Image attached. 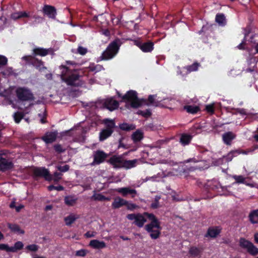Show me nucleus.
Masks as SVG:
<instances>
[{"label": "nucleus", "mask_w": 258, "mask_h": 258, "mask_svg": "<svg viewBox=\"0 0 258 258\" xmlns=\"http://www.w3.org/2000/svg\"><path fill=\"white\" fill-rule=\"evenodd\" d=\"M24 244L21 241H17L15 243L14 246H11L12 252H15L17 250L22 249L23 248Z\"/></svg>", "instance_id": "40"}, {"label": "nucleus", "mask_w": 258, "mask_h": 258, "mask_svg": "<svg viewBox=\"0 0 258 258\" xmlns=\"http://www.w3.org/2000/svg\"><path fill=\"white\" fill-rule=\"evenodd\" d=\"M138 114L144 117H148L151 115L152 113L149 109H146V110H138Z\"/></svg>", "instance_id": "48"}, {"label": "nucleus", "mask_w": 258, "mask_h": 258, "mask_svg": "<svg viewBox=\"0 0 258 258\" xmlns=\"http://www.w3.org/2000/svg\"><path fill=\"white\" fill-rule=\"evenodd\" d=\"M16 95L19 101H28L34 99V95L31 91L26 87H18L16 91Z\"/></svg>", "instance_id": "6"}, {"label": "nucleus", "mask_w": 258, "mask_h": 258, "mask_svg": "<svg viewBox=\"0 0 258 258\" xmlns=\"http://www.w3.org/2000/svg\"><path fill=\"white\" fill-rule=\"evenodd\" d=\"M24 116V114L22 112H17L15 113L14 114L15 121L17 123H19Z\"/></svg>", "instance_id": "44"}, {"label": "nucleus", "mask_w": 258, "mask_h": 258, "mask_svg": "<svg viewBox=\"0 0 258 258\" xmlns=\"http://www.w3.org/2000/svg\"><path fill=\"white\" fill-rule=\"evenodd\" d=\"M120 45V39H115L108 45L98 59L100 60H107L113 58L118 53Z\"/></svg>", "instance_id": "4"}, {"label": "nucleus", "mask_w": 258, "mask_h": 258, "mask_svg": "<svg viewBox=\"0 0 258 258\" xmlns=\"http://www.w3.org/2000/svg\"><path fill=\"white\" fill-rule=\"evenodd\" d=\"M137 96V93L136 91L134 90H130L127 91L125 94L122 96V100L125 102H130L132 100L136 99Z\"/></svg>", "instance_id": "25"}, {"label": "nucleus", "mask_w": 258, "mask_h": 258, "mask_svg": "<svg viewBox=\"0 0 258 258\" xmlns=\"http://www.w3.org/2000/svg\"><path fill=\"white\" fill-rule=\"evenodd\" d=\"M222 228L220 226H210L207 229L204 237L206 238H216L221 232Z\"/></svg>", "instance_id": "16"}, {"label": "nucleus", "mask_w": 258, "mask_h": 258, "mask_svg": "<svg viewBox=\"0 0 258 258\" xmlns=\"http://www.w3.org/2000/svg\"><path fill=\"white\" fill-rule=\"evenodd\" d=\"M89 245L94 249H103L106 247V244L103 241H99L97 239H93L90 241Z\"/></svg>", "instance_id": "21"}, {"label": "nucleus", "mask_w": 258, "mask_h": 258, "mask_svg": "<svg viewBox=\"0 0 258 258\" xmlns=\"http://www.w3.org/2000/svg\"><path fill=\"white\" fill-rule=\"evenodd\" d=\"M160 198L156 196L155 198V201L151 205V207L153 209H157L159 207V200Z\"/></svg>", "instance_id": "54"}, {"label": "nucleus", "mask_w": 258, "mask_h": 258, "mask_svg": "<svg viewBox=\"0 0 258 258\" xmlns=\"http://www.w3.org/2000/svg\"><path fill=\"white\" fill-rule=\"evenodd\" d=\"M65 204L69 206H73L77 201V199H75L72 197L67 196L64 199Z\"/></svg>", "instance_id": "39"}, {"label": "nucleus", "mask_w": 258, "mask_h": 258, "mask_svg": "<svg viewBox=\"0 0 258 258\" xmlns=\"http://www.w3.org/2000/svg\"><path fill=\"white\" fill-rule=\"evenodd\" d=\"M200 66L201 64L200 63L195 62L192 64L186 66L185 68L189 72H194L197 71Z\"/></svg>", "instance_id": "38"}, {"label": "nucleus", "mask_w": 258, "mask_h": 258, "mask_svg": "<svg viewBox=\"0 0 258 258\" xmlns=\"http://www.w3.org/2000/svg\"><path fill=\"white\" fill-rule=\"evenodd\" d=\"M14 167V164L9 159L0 156V171L5 172L9 171Z\"/></svg>", "instance_id": "12"}, {"label": "nucleus", "mask_w": 258, "mask_h": 258, "mask_svg": "<svg viewBox=\"0 0 258 258\" xmlns=\"http://www.w3.org/2000/svg\"><path fill=\"white\" fill-rule=\"evenodd\" d=\"M123 140V138H121L119 140V145H118V148L122 147L123 148H125V145L122 143V141Z\"/></svg>", "instance_id": "63"}, {"label": "nucleus", "mask_w": 258, "mask_h": 258, "mask_svg": "<svg viewBox=\"0 0 258 258\" xmlns=\"http://www.w3.org/2000/svg\"><path fill=\"white\" fill-rule=\"evenodd\" d=\"M125 206H126L127 209L128 210H132V211L136 209L138 207L135 204L129 203L128 202H127V204L126 205H125Z\"/></svg>", "instance_id": "58"}, {"label": "nucleus", "mask_w": 258, "mask_h": 258, "mask_svg": "<svg viewBox=\"0 0 258 258\" xmlns=\"http://www.w3.org/2000/svg\"><path fill=\"white\" fill-rule=\"evenodd\" d=\"M252 243L250 241L245 239L244 238H240L239 239V246L247 249Z\"/></svg>", "instance_id": "36"}, {"label": "nucleus", "mask_w": 258, "mask_h": 258, "mask_svg": "<svg viewBox=\"0 0 258 258\" xmlns=\"http://www.w3.org/2000/svg\"><path fill=\"white\" fill-rule=\"evenodd\" d=\"M0 250H5L7 252H12L11 247H10L7 244H0Z\"/></svg>", "instance_id": "53"}, {"label": "nucleus", "mask_w": 258, "mask_h": 258, "mask_svg": "<svg viewBox=\"0 0 258 258\" xmlns=\"http://www.w3.org/2000/svg\"><path fill=\"white\" fill-rule=\"evenodd\" d=\"M144 215L146 216L151 222L145 225V229L147 232L150 233V236L152 239L158 238L161 235L162 228L160 222L156 217L152 213L144 212Z\"/></svg>", "instance_id": "3"}, {"label": "nucleus", "mask_w": 258, "mask_h": 258, "mask_svg": "<svg viewBox=\"0 0 258 258\" xmlns=\"http://www.w3.org/2000/svg\"><path fill=\"white\" fill-rule=\"evenodd\" d=\"M76 220V218L73 215H70L69 216L64 218V220L65 221L66 224L67 226L71 225L72 223H73Z\"/></svg>", "instance_id": "42"}, {"label": "nucleus", "mask_w": 258, "mask_h": 258, "mask_svg": "<svg viewBox=\"0 0 258 258\" xmlns=\"http://www.w3.org/2000/svg\"><path fill=\"white\" fill-rule=\"evenodd\" d=\"M137 160H124L123 159L122 167L126 169H130L136 166Z\"/></svg>", "instance_id": "34"}, {"label": "nucleus", "mask_w": 258, "mask_h": 258, "mask_svg": "<svg viewBox=\"0 0 258 258\" xmlns=\"http://www.w3.org/2000/svg\"><path fill=\"white\" fill-rule=\"evenodd\" d=\"M248 218L249 221L252 224H258V209L251 211Z\"/></svg>", "instance_id": "31"}, {"label": "nucleus", "mask_w": 258, "mask_h": 258, "mask_svg": "<svg viewBox=\"0 0 258 258\" xmlns=\"http://www.w3.org/2000/svg\"><path fill=\"white\" fill-rule=\"evenodd\" d=\"M7 226L9 228V229H10V230L13 232L22 234H23L25 233L24 230L21 229L19 225L17 224L8 223L7 224Z\"/></svg>", "instance_id": "29"}, {"label": "nucleus", "mask_w": 258, "mask_h": 258, "mask_svg": "<svg viewBox=\"0 0 258 258\" xmlns=\"http://www.w3.org/2000/svg\"><path fill=\"white\" fill-rule=\"evenodd\" d=\"M202 252V249L196 246H191L188 251L189 255L194 257L201 256Z\"/></svg>", "instance_id": "30"}, {"label": "nucleus", "mask_w": 258, "mask_h": 258, "mask_svg": "<svg viewBox=\"0 0 258 258\" xmlns=\"http://www.w3.org/2000/svg\"><path fill=\"white\" fill-rule=\"evenodd\" d=\"M193 138L192 135L188 134H181L179 139V143L183 146H185L188 145Z\"/></svg>", "instance_id": "22"}, {"label": "nucleus", "mask_w": 258, "mask_h": 258, "mask_svg": "<svg viewBox=\"0 0 258 258\" xmlns=\"http://www.w3.org/2000/svg\"><path fill=\"white\" fill-rule=\"evenodd\" d=\"M184 110H186L188 113L195 114L200 110V107L198 106L185 105L183 107Z\"/></svg>", "instance_id": "33"}, {"label": "nucleus", "mask_w": 258, "mask_h": 258, "mask_svg": "<svg viewBox=\"0 0 258 258\" xmlns=\"http://www.w3.org/2000/svg\"><path fill=\"white\" fill-rule=\"evenodd\" d=\"M237 153V151H232L230 152L227 155V160L228 161L232 160L233 156H234L235 154H236Z\"/></svg>", "instance_id": "59"}, {"label": "nucleus", "mask_w": 258, "mask_h": 258, "mask_svg": "<svg viewBox=\"0 0 258 258\" xmlns=\"http://www.w3.org/2000/svg\"><path fill=\"white\" fill-rule=\"evenodd\" d=\"M61 79L67 85L72 87H81L84 84L81 80V76L76 70H71L68 67L61 65Z\"/></svg>", "instance_id": "2"}, {"label": "nucleus", "mask_w": 258, "mask_h": 258, "mask_svg": "<svg viewBox=\"0 0 258 258\" xmlns=\"http://www.w3.org/2000/svg\"><path fill=\"white\" fill-rule=\"evenodd\" d=\"M57 168V169L60 171L59 172H65L69 170L70 166L66 164L64 166H58Z\"/></svg>", "instance_id": "55"}, {"label": "nucleus", "mask_w": 258, "mask_h": 258, "mask_svg": "<svg viewBox=\"0 0 258 258\" xmlns=\"http://www.w3.org/2000/svg\"><path fill=\"white\" fill-rule=\"evenodd\" d=\"M237 112L242 115H247V113L246 111V110L244 108L237 109Z\"/></svg>", "instance_id": "62"}, {"label": "nucleus", "mask_w": 258, "mask_h": 258, "mask_svg": "<svg viewBox=\"0 0 258 258\" xmlns=\"http://www.w3.org/2000/svg\"><path fill=\"white\" fill-rule=\"evenodd\" d=\"M47 189L49 191H52L53 190H56L57 191H62L64 190V187L62 185L54 186V185H50L47 187Z\"/></svg>", "instance_id": "47"}, {"label": "nucleus", "mask_w": 258, "mask_h": 258, "mask_svg": "<svg viewBox=\"0 0 258 258\" xmlns=\"http://www.w3.org/2000/svg\"><path fill=\"white\" fill-rule=\"evenodd\" d=\"M58 135L57 131L47 132L41 137V139L46 144L52 143L55 142Z\"/></svg>", "instance_id": "13"}, {"label": "nucleus", "mask_w": 258, "mask_h": 258, "mask_svg": "<svg viewBox=\"0 0 258 258\" xmlns=\"http://www.w3.org/2000/svg\"><path fill=\"white\" fill-rule=\"evenodd\" d=\"M53 50L51 48L48 49L42 47H36L32 50V56H45L49 54H53Z\"/></svg>", "instance_id": "14"}, {"label": "nucleus", "mask_w": 258, "mask_h": 258, "mask_svg": "<svg viewBox=\"0 0 258 258\" xmlns=\"http://www.w3.org/2000/svg\"><path fill=\"white\" fill-rule=\"evenodd\" d=\"M236 138V135L232 132L225 133L222 135L223 141L227 145H230L231 142Z\"/></svg>", "instance_id": "23"}, {"label": "nucleus", "mask_w": 258, "mask_h": 258, "mask_svg": "<svg viewBox=\"0 0 258 258\" xmlns=\"http://www.w3.org/2000/svg\"><path fill=\"white\" fill-rule=\"evenodd\" d=\"M105 127L99 133V140L103 141L110 137L116 127L114 119L105 118L103 120Z\"/></svg>", "instance_id": "5"}, {"label": "nucleus", "mask_w": 258, "mask_h": 258, "mask_svg": "<svg viewBox=\"0 0 258 258\" xmlns=\"http://www.w3.org/2000/svg\"><path fill=\"white\" fill-rule=\"evenodd\" d=\"M115 190L118 193L121 194L123 197L126 196L127 195H136L137 191L134 189H131L129 187L118 188Z\"/></svg>", "instance_id": "26"}, {"label": "nucleus", "mask_w": 258, "mask_h": 258, "mask_svg": "<svg viewBox=\"0 0 258 258\" xmlns=\"http://www.w3.org/2000/svg\"><path fill=\"white\" fill-rule=\"evenodd\" d=\"M157 98V95H150L148 98V101L150 104L153 105L157 107H164V106L162 103V99H159V98Z\"/></svg>", "instance_id": "20"}, {"label": "nucleus", "mask_w": 258, "mask_h": 258, "mask_svg": "<svg viewBox=\"0 0 258 258\" xmlns=\"http://www.w3.org/2000/svg\"><path fill=\"white\" fill-rule=\"evenodd\" d=\"M127 204V201L120 198L116 197L114 199V201L112 203V208L116 209H118Z\"/></svg>", "instance_id": "24"}, {"label": "nucleus", "mask_w": 258, "mask_h": 258, "mask_svg": "<svg viewBox=\"0 0 258 258\" xmlns=\"http://www.w3.org/2000/svg\"><path fill=\"white\" fill-rule=\"evenodd\" d=\"M256 132L257 134L253 136V138L256 142H258V127L256 129Z\"/></svg>", "instance_id": "64"}, {"label": "nucleus", "mask_w": 258, "mask_h": 258, "mask_svg": "<svg viewBox=\"0 0 258 258\" xmlns=\"http://www.w3.org/2000/svg\"><path fill=\"white\" fill-rule=\"evenodd\" d=\"M32 174L34 178L37 177H42L46 181L50 182V173L48 169L44 167H34L32 169Z\"/></svg>", "instance_id": "8"}, {"label": "nucleus", "mask_w": 258, "mask_h": 258, "mask_svg": "<svg viewBox=\"0 0 258 258\" xmlns=\"http://www.w3.org/2000/svg\"><path fill=\"white\" fill-rule=\"evenodd\" d=\"M53 148L55 152L58 154H60L66 151V149L63 148L62 146L59 144H55L53 146Z\"/></svg>", "instance_id": "46"}, {"label": "nucleus", "mask_w": 258, "mask_h": 258, "mask_svg": "<svg viewBox=\"0 0 258 258\" xmlns=\"http://www.w3.org/2000/svg\"><path fill=\"white\" fill-rule=\"evenodd\" d=\"M247 251L249 254L253 256L258 254V248L255 247L253 243L250 245Z\"/></svg>", "instance_id": "41"}, {"label": "nucleus", "mask_w": 258, "mask_h": 258, "mask_svg": "<svg viewBox=\"0 0 258 258\" xmlns=\"http://www.w3.org/2000/svg\"><path fill=\"white\" fill-rule=\"evenodd\" d=\"M87 52V48L82 46H79L77 48V52L82 55L86 54Z\"/></svg>", "instance_id": "51"}, {"label": "nucleus", "mask_w": 258, "mask_h": 258, "mask_svg": "<svg viewBox=\"0 0 258 258\" xmlns=\"http://www.w3.org/2000/svg\"><path fill=\"white\" fill-rule=\"evenodd\" d=\"M92 198L94 199V200L98 201H105L109 200L108 198H106L105 196L101 194H94Z\"/></svg>", "instance_id": "43"}, {"label": "nucleus", "mask_w": 258, "mask_h": 258, "mask_svg": "<svg viewBox=\"0 0 258 258\" xmlns=\"http://www.w3.org/2000/svg\"><path fill=\"white\" fill-rule=\"evenodd\" d=\"M123 159L121 156L113 155L110 158L108 162L114 168H122Z\"/></svg>", "instance_id": "18"}, {"label": "nucleus", "mask_w": 258, "mask_h": 258, "mask_svg": "<svg viewBox=\"0 0 258 258\" xmlns=\"http://www.w3.org/2000/svg\"><path fill=\"white\" fill-rule=\"evenodd\" d=\"M215 21L222 26H225L226 24V18L223 13H218L216 15Z\"/></svg>", "instance_id": "32"}, {"label": "nucleus", "mask_w": 258, "mask_h": 258, "mask_svg": "<svg viewBox=\"0 0 258 258\" xmlns=\"http://www.w3.org/2000/svg\"><path fill=\"white\" fill-rule=\"evenodd\" d=\"M88 251L84 249H81L77 250L76 252V255L78 256H85Z\"/></svg>", "instance_id": "56"}, {"label": "nucleus", "mask_w": 258, "mask_h": 258, "mask_svg": "<svg viewBox=\"0 0 258 258\" xmlns=\"http://www.w3.org/2000/svg\"><path fill=\"white\" fill-rule=\"evenodd\" d=\"M119 127L122 131H130L135 128V127L133 124H129L127 123H120L119 125Z\"/></svg>", "instance_id": "37"}, {"label": "nucleus", "mask_w": 258, "mask_h": 258, "mask_svg": "<svg viewBox=\"0 0 258 258\" xmlns=\"http://www.w3.org/2000/svg\"><path fill=\"white\" fill-rule=\"evenodd\" d=\"M245 44L246 43L245 42V38H244L243 40L237 46V48L240 50H244Z\"/></svg>", "instance_id": "60"}, {"label": "nucleus", "mask_w": 258, "mask_h": 258, "mask_svg": "<svg viewBox=\"0 0 258 258\" xmlns=\"http://www.w3.org/2000/svg\"><path fill=\"white\" fill-rule=\"evenodd\" d=\"M103 106L104 108L112 111L118 108L119 103L117 101L114 100L112 98H107L104 100Z\"/></svg>", "instance_id": "15"}, {"label": "nucleus", "mask_w": 258, "mask_h": 258, "mask_svg": "<svg viewBox=\"0 0 258 258\" xmlns=\"http://www.w3.org/2000/svg\"><path fill=\"white\" fill-rule=\"evenodd\" d=\"M206 110L211 114H214L215 112L214 104H208L206 106Z\"/></svg>", "instance_id": "50"}, {"label": "nucleus", "mask_w": 258, "mask_h": 258, "mask_svg": "<svg viewBox=\"0 0 258 258\" xmlns=\"http://www.w3.org/2000/svg\"><path fill=\"white\" fill-rule=\"evenodd\" d=\"M107 155L104 152L101 150H97L94 153L93 161L91 163L92 165H99L103 162L107 158Z\"/></svg>", "instance_id": "11"}, {"label": "nucleus", "mask_w": 258, "mask_h": 258, "mask_svg": "<svg viewBox=\"0 0 258 258\" xmlns=\"http://www.w3.org/2000/svg\"><path fill=\"white\" fill-rule=\"evenodd\" d=\"M22 59L26 62L27 64L33 66L40 72L47 69V68L44 66V62L42 60L31 55L24 56Z\"/></svg>", "instance_id": "7"}, {"label": "nucleus", "mask_w": 258, "mask_h": 258, "mask_svg": "<svg viewBox=\"0 0 258 258\" xmlns=\"http://www.w3.org/2000/svg\"><path fill=\"white\" fill-rule=\"evenodd\" d=\"M10 18L15 21L21 20L24 24L28 23L30 26H36L44 21V18L33 12L22 11L11 13Z\"/></svg>", "instance_id": "1"}, {"label": "nucleus", "mask_w": 258, "mask_h": 258, "mask_svg": "<svg viewBox=\"0 0 258 258\" xmlns=\"http://www.w3.org/2000/svg\"><path fill=\"white\" fill-rule=\"evenodd\" d=\"M130 105L132 108H137L141 105V102L137 97L135 100L130 101Z\"/></svg>", "instance_id": "45"}, {"label": "nucleus", "mask_w": 258, "mask_h": 258, "mask_svg": "<svg viewBox=\"0 0 258 258\" xmlns=\"http://www.w3.org/2000/svg\"><path fill=\"white\" fill-rule=\"evenodd\" d=\"M245 72L246 73H251L256 72V64L255 63L254 65L252 67H250V68L246 69V70H245Z\"/></svg>", "instance_id": "57"}, {"label": "nucleus", "mask_w": 258, "mask_h": 258, "mask_svg": "<svg viewBox=\"0 0 258 258\" xmlns=\"http://www.w3.org/2000/svg\"><path fill=\"white\" fill-rule=\"evenodd\" d=\"M199 161V160L195 158H190L189 159L185 160L184 161V164L182 167V170H183V172L187 173H189V172L195 171L197 168V166H188L187 165H186V164L188 163L189 162H192L195 163Z\"/></svg>", "instance_id": "17"}, {"label": "nucleus", "mask_w": 258, "mask_h": 258, "mask_svg": "<svg viewBox=\"0 0 258 258\" xmlns=\"http://www.w3.org/2000/svg\"><path fill=\"white\" fill-rule=\"evenodd\" d=\"M232 177L235 180L234 183L244 184L250 187L253 186L252 184L247 182L246 181V178L242 175H233Z\"/></svg>", "instance_id": "27"}, {"label": "nucleus", "mask_w": 258, "mask_h": 258, "mask_svg": "<svg viewBox=\"0 0 258 258\" xmlns=\"http://www.w3.org/2000/svg\"><path fill=\"white\" fill-rule=\"evenodd\" d=\"M38 246L36 244H30L27 245L26 247V248L31 251H34L35 252L38 250Z\"/></svg>", "instance_id": "52"}, {"label": "nucleus", "mask_w": 258, "mask_h": 258, "mask_svg": "<svg viewBox=\"0 0 258 258\" xmlns=\"http://www.w3.org/2000/svg\"><path fill=\"white\" fill-rule=\"evenodd\" d=\"M62 174L61 172H55L53 174H50L51 181H53L55 183H58L62 178Z\"/></svg>", "instance_id": "35"}, {"label": "nucleus", "mask_w": 258, "mask_h": 258, "mask_svg": "<svg viewBox=\"0 0 258 258\" xmlns=\"http://www.w3.org/2000/svg\"><path fill=\"white\" fill-rule=\"evenodd\" d=\"M145 215L140 213L130 214L126 216V218L130 220H134V224L141 228L144 226V223L147 221L144 217Z\"/></svg>", "instance_id": "9"}, {"label": "nucleus", "mask_w": 258, "mask_h": 258, "mask_svg": "<svg viewBox=\"0 0 258 258\" xmlns=\"http://www.w3.org/2000/svg\"><path fill=\"white\" fill-rule=\"evenodd\" d=\"M42 11L43 14L48 18L53 19L55 18L56 11L54 7L46 5L43 7Z\"/></svg>", "instance_id": "19"}, {"label": "nucleus", "mask_w": 258, "mask_h": 258, "mask_svg": "<svg viewBox=\"0 0 258 258\" xmlns=\"http://www.w3.org/2000/svg\"><path fill=\"white\" fill-rule=\"evenodd\" d=\"M8 58L4 55H0V68L6 66L8 63Z\"/></svg>", "instance_id": "49"}, {"label": "nucleus", "mask_w": 258, "mask_h": 258, "mask_svg": "<svg viewBox=\"0 0 258 258\" xmlns=\"http://www.w3.org/2000/svg\"><path fill=\"white\" fill-rule=\"evenodd\" d=\"M134 44L144 52H150L154 49V43L150 41L143 42L140 40H135Z\"/></svg>", "instance_id": "10"}, {"label": "nucleus", "mask_w": 258, "mask_h": 258, "mask_svg": "<svg viewBox=\"0 0 258 258\" xmlns=\"http://www.w3.org/2000/svg\"><path fill=\"white\" fill-rule=\"evenodd\" d=\"M96 234L95 232L88 231L85 234V236L87 238L93 237L95 236Z\"/></svg>", "instance_id": "61"}, {"label": "nucleus", "mask_w": 258, "mask_h": 258, "mask_svg": "<svg viewBox=\"0 0 258 258\" xmlns=\"http://www.w3.org/2000/svg\"><path fill=\"white\" fill-rule=\"evenodd\" d=\"M143 138V133L140 130H137L136 132H134L131 136V139L135 143L140 142Z\"/></svg>", "instance_id": "28"}]
</instances>
